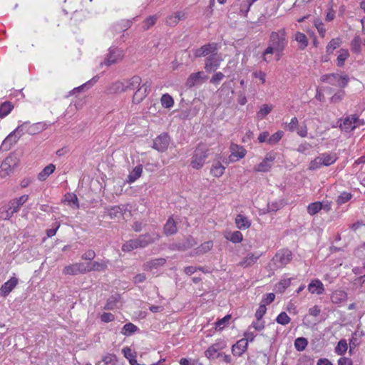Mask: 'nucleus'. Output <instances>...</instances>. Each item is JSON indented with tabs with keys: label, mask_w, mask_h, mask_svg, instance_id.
Here are the masks:
<instances>
[{
	"label": "nucleus",
	"mask_w": 365,
	"mask_h": 365,
	"mask_svg": "<svg viewBox=\"0 0 365 365\" xmlns=\"http://www.w3.org/2000/svg\"><path fill=\"white\" fill-rule=\"evenodd\" d=\"M225 77L222 72L215 73L210 79V83L213 84H218Z\"/></svg>",
	"instance_id": "obj_62"
},
{
	"label": "nucleus",
	"mask_w": 365,
	"mask_h": 365,
	"mask_svg": "<svg viewBox=\"0 0 365 365\" xmlns=\"http://www.w3.org/2000/svg\"><path fill=\"white\" fill-rule=\"evenodd\" d=\"M233 243H239L242 240V234L240 231H235L231 234L230 237H227Z\"/></svg>",
	"instance_id": "obj_59"
},
{
	"label": "nucleus",
	"mask_w": 365,
	"mask_h": 365,
	"mask_svg": "<svg viewBox=\"0 0 365 365\" xmlns=\"http://www.w3.org/2000/svg\"><path fill=\"white\" fill-rule=\"evenodd\" d=\"M14 106L10 101H5L0 104V118L7 116L13 110Z\"/></svg>",
	"instance_id": "obj_28"
},
{
	"label": "nucleus",
	"mask_w": 365,
	"mask_h": 365,
	"mask_svg": "<svg viewBox=\"0 0 365 365\" xmlns=\"http://www.w3.org/2000/svg\"><path fill=\"white\" fill-rule=\"evenodd\" d=\"M294 40L299 43V48L300 50H304L308 46V39L306 35L299 31L297 32L294 36Z\"/></svg>",
	"instance_id": "obj_27"
},
{
	"label": "nucleus",
	"mask_w": 365,
	"mask_h": 365,
	"mask_svg": "<svg viewBox=\"0 0 365 365\" xmlns=\"http://www.w3.org/2000/svg\"><path fill=\"white\" fill-rule=\"evenodd\" d=\"M322 209V202H315L311 203L307 207L308 213L311 215L317 214L319 211Z\"/></svg>",
	"instance_id": "obj_46"
},
{
	"label": "nucleus",
	"mask_w": 365,
	"mask_h": 365,
	"mask_svg": "<svg viewBox=\"0 0 365 365\" xmlns=\"http://www.w3.org/2000/svg\"><path fill=\"white\" fill-rule=\"evenodd\" d=\"M235 223L239 229L245 230L250 226V222L247 217L244 215L239 214L237 215L235 219Z\"/></svg>",
	"instance_id": "obj_29"
},
{
	"label": "nucleus",
	"mask_w": 365,
	"mask_h": 365,
	"mask_svg": "<svg viewBox=\"0 0 365 365\" xmlns=\"http://www.w3.org/2000/svg\"><path fill=\"white\" fill-rule=\"evenodd\" d=\"M17 284V278L11 277L1 285L0 288V296L6 297L16 287Z\"/></svg>",
	"instance_id": "obj_18"
},
{
	"label": "nucleus",
	"mask_w": 365,
	"mask_h": 365,
	"mask_svg": "<svg viewBox=\"0 0 365 365\" xmlns=\"http://www.w3.org/2000/svg\"><path fill=\"white\" fill-rule=\"evenodd\" d=\"M223 61L222 54L218 51L212 53V56H207L205 60V70L207 73L215 72Z\"/></svg>",
	"instance_id": "obj_7"
},
{
	"label": "nucleus",
	"mask_w": 365,
	"mask_h": 365,
	"mask_svg": "<svg viewBox=\"0 0 365 365\" xmlns=\"http://www.w3.org/2000/svg\"><path fill=\"white\" fill-rule=\"evenodd\" d=\"M28 126L24 130V132L28 133L30 135H35L40 132H41L44 129V125H43L41 123H35L33 125H29V123H26Z\"/></svg>",
	"instance_id": "obj_32"
},
{
	"label": "nucleus",
	"mask_w": 365,
	"mask_h": 365,
	"mask_svg": "<svg viewBox=\"0 0 365 365\" xmlns=\"http://www.w3.org/2000/svg\"><path fill=\"white\" fill-rule=\"evenodd\" d=\"M269 43L275 48V52L278 55H280L287 44L285 29H282L277 32H272Z\"/></svg>",
	"instance_id": "obj_3"
},
{
	"label": "nucleus",
	"mask_w": 365,
	"mask_h": 365,
	"mask_svg": "<svg viewBox=\"0 0 365 365\" xmlns=\"http://www.w3.org/2000/svg\"><path fill=\"white\" fill-rule=\"evenodd\" d=\"M352 197V195L350 192H343L336 199V203L341 205L348 202Z\"/></svg>",
	"instance_id": "obj_53"
},
{
	"label": "nucleus",
	"mask_w": 365,
	"mask_h": 365,
	"mask_svg": "<svg viewBox=\"0 0 365 365\" xmlns=\"http://www.w3.org/2000/svg\"><path fill=\"white\" fill-rule=\"evenodd\" d=\"M110 93H120L125 92L123 80L111 83L108 88Z\"/></svg>",
	"instance_id": "obj_31"
},
{
	"label": "nucleus",
	"mask_w": 365,
	"mask_h": 365,
	"mask_svg": "<svg viewBox=\"0 0 365 365\" xmlns=\"http://www.w3.org/2000/svg\"><path fill=\"white\" fill-rule=\"evenodd\" d=\"M225 167L223 166L220 162L214 163L211 168V174L216 178H219L224 174Z\"/></svg>",
	"instance_id": "obj_35"
},
{
	"label": "nucleus",
	"mask_w": 365,
	"mask_h": 365,
	"mask_svg": "<svg viewBox=\"0 0 365 365\" xmlns=\"http://www.w3.org/2000/svg\"><path fill=\"white\" fill-rule=\"evenodd\" d=\"M230 150L231 155L229 158L230 162L237 161L240 159L243 158L247 153V150L244 147L234 143L231 144Z\"/></svg>",
	"instance_id": "obj_16"
},
{
	"label": "nucleus",
	"mask_w": 365,
	"mask_h": 365,
	"mask_svg": "<svg viewBox=\"0 0 365 365\" xmlns=\"http://www.w3.org/2000/svg\"><path fill=\"white\" fill-rule=\"evenodd\" d=\"M337 77H338L337 73L324 74L321 76V81L324 82V83H328L331 85H336Z\"/></svg>",
	"instance_id": "obj_47"
},
{
	"label": "nucleus",
	"mask_w": 365,
	"mask_h": 365,
	"mask_svg": "<svg viewBox=\"0 0 365 365\" xmlns=\"http://www.w3.org/2000/svg\"><path fill=\"white\" fill-rule=\"evenodd\" d=\"M88 272L92 271H103L107 268V265L105 262H93L86 264Z\"/></svg>",
	"instance_id": "obj_33"
},
{
	"label": "nucleus",
	"mask_w": 365,
	"mask_h": 365,
	"mask_svg": "<svg viewBox=\"0 0 365 365\" xmlns=\"http://www.w3.org/2000/svg\"><path fill=\"white\" fill-rule=\"evenodd\" d=\"M213 247V242L209 240L201 244L199 247L195 249L197 255H203L209 252Z\"/></svg>",
	"instance_id": "obj_37"
},
{
	"label": "nucleus",
	"mask_w": 365,
	"mask_h": 365,
	"mask_svg": "<svg viewBox=\"0 0 365 365\" xmlns=\"http://www.w3.org/2000/svg\"><path fill=\"white\" fill-rule=\"evenodd\" d=\"M160 236L158 233L153 232L150 233H145L140 235L138 238V242L140 248H143L148 245L154 243L156 240H159Z\"/></svg>",
	"instance_id": "obj_15"
},
{
	"label": "nucleus",
	"mask_w": 365,
	"mask_h": 365,
	"mask_svg": "<svg viewBox=\"0 0 365 365\" xmlns=\"http://www.w3.org/2000/svg\"><path fill=\"white\" fill-rule=\"evenodd\" d=\"M259 257L260 255H255L254 253L250 252L240 262L239 265L244 268L249 267L253 265Z\"/></svg>",
	"instance_id": "obj_22"
},
{
	"label": "nucleus",
	"mask_w": 365,
	"mask_h": 365,
	"mask_svg": "<svg viewBox=\"0 0 365 365\" xmlns=\"http://www.w3.org/2000/svg\"><path fill=\"white\" fill-rule=\"evenodd\" d=\"M336 81L338 83L337 86L339 87L345 88L349 81V78L347 75L340 76L338 74Z\"/></svg>",
	"instance_id": "obj_57"
},
{
	"label": "nucleus",
	"mask_w": 365,
	"mask_h": 365,
	"mask_svg": "<svg viewBox=\"0 0 365 365\" xmlns=\"http://www.w3.org/2000/svg\"><path fill=\"white\" fill-rule=\"evenodd\" d=\"M163 230L167 236L174 235L178 232L177 223L172 217L168 218Z\"/></svg>",
	"instance_id": "obj_26"
},
{
	"label": "nucleus",
	"mask_w": 365,
	"mask_h": 365,
	"mask_svg": "<svg viewBox=\"0 0 365 365\" xmlns=\"http://www.w3.org/2000/svg\"><path fill=\"white\" fill-rule=\"evenodd\" d=\"M197 244V242L195 239L193 237L189 235L183 240L173 243L172 247L173 250L185 251L195 246Z\"/></svg>",
	"instance_id": "obj_14"
},
{
	"label": "nucleus",
	"mask_w": 365,
	"mask_h": 365,
	"mask_svg": "<svg viewBox=\"0 0 365 365\" xmlns=\"http://www.w3.org/2000/svg\"><path fill=\"white\" fill-rule=\"evenodd\" d=\"M272 110V106L264 104L260 110L257 112V115L259 118H263L268 115Z\"/></svg>",
	"instance_id": "obj_51"
},
{
	"label": "nucleus",
	"mask_w": 365,
	"mask_h": 365,
	"mask_svg": "<svg viewBox=\"0 0 365 365\" xmlns=\"http://www.w3.org/2000/svg\"><path fill=\"white\" fill-rule=\"evenodd\" d=\"M141 78L139 76H133L130 78L123 79L125 92L138 88L141 83Z\"/></svg>",
	"instance_id": "obj_17"
},
{
	"label": "nucleus",
	"mask_w": 365,
	"mask_h": 365,
	"mask_svg": "<svg viewBox=\"0 0 365 365\" xmlns=\"http://www.w3.org/2000/svg\"><path fill=\"white\" fill-rule=\"evenodd\" d=\"M217 51H218V44L215 42L206 43L192 50L195 58L207 57Z\"/></svg>",
	"instance_id": "obj_9"
},
{
	"label": "nucleus",
	"mask_w": 365,
	"mask_h": 365,
	"mask_svg": "<svg viewBox=\"0 0 365 365\" xmlns=\"http://www.w3.org/2000/svg\"><path fill=\"white\" fill-rule=\"evenodd\" d=\"M291 284V279H282L277 285L276 288L277 291L280 292H283L289 285Z\"/></svg>",
	"instance_id": "obj_54"
},
{
	"label": "nucleus",
	"mask_w": 365,
	"mask_h": 365,
	"mask_svg": "<svg viewBox=\"0 0 365 365\" xmlns=\"http://www.w3.org/2000/svg\"><path fill=\"white\" fill-rule=\"evenodd\" d=\"M65 274L77 275L88 272L86 264L83 262H78L66 266L63 271Z\"/></svg>",
	"instance_id": "obj_13"
},
{
	"label": "nucleus",
	"mask_w": 365,
	"mask_h": 365,
	"mask_svg": "<svg viewBox=\"0 0 365 365\" xmlns=\"http://www.w3.org/2000/svg\"><path fill=\"white\" fill-rule=\"evenodd\" d=\"M157 17L155 16H150L146 18V19L143 21V29L146 31L148 30L151 26H153L156 23Z\"/></svg>",
	"instance_id": "obj_55"
},
{
	"label": "nucleus",
	"mask_w": 365,
	"mask_h": 365,
	"mask_svg": "<svg viewBox=\"0 0 365 365\" xmlns=\"http://www.w3.org/2000/svg\"><path fill=\"white\" fill-rule=\"evenodd\" d=\"M267 308L265 304H260L258 309L255 313V317L257 320L259 321L262 319L264 314L266 313Z\"/></svg>",
	"instance_id": "obj_61"
},
{
	"label": "nucleus",
	"mask_w": 365,
	"mask_h": 365,
	"mask_svg": "<svg viewBox=\"0 0 365 365\" xmlns=\"http://www.w3.org/2000/svg\"><path fill=\"white\" fill-rule=\"evenodd\" d=\"M137 248H140L137 238L127 241L122 246V250L124 252H130Z\"/></svg>",
	"instance_id": "obj_40"
},
{
	"label": "nucleus",
	"mask_w": 365,
	"mask_h": 365,
	"mask_svg": "<svg viewBox=\"0 0 365 365\" xmlns=\"http://www.w3.org/2000/svg\"><path fill=\"white\" fill-rule=\"evenodd\" d=\"M166 262L165 258H158L148 261L143 264V269L146 271H151L163 266Z\"/></svg>",
	"instance_id": "obj_23"
},
{
	"label": "nucleus",
	"mask_w": 365,
	"mask_h": 365,
	"mask_svg": "<svg viewBox=\"0 0 365 365\" xmlns=\"http://www.w3.org/2000/svg\"><path fill=\"white\" fill-rule=\"evenodd\" d=\"M162 106L165 108H170L173 107L174 104V100L173 97L168 93L163 94L161 97Z\"/></svg>",
	"instance_id": "obj_44"
},
{
	"label": "nucleus",
	"mask_w": 365,
	"mask_h": 365,
	"mask_svg": "<svg viewBox=\"0 0 365 365\" xmlns=\"http://www.w3.org/2000/svg\"><path fill=\"white\" fill-rule=\"evenodd\" d=\"M123 56L124 53L122 49L117 47H110L108 49V53H107L104 61L102 62L101 65L104 64L106 66H110L121 61Z\"/></svg>",
	"instance_id": "obj_6"
},
{
	"label": "nucleus",
	"mask_w": 365,
	"mask_h": 365,
	"mask_svg": "<svg viewBox=\"0 0 365 365\" xmlns=\"http://www.w3.org/2000/svg\"><path fill=\"white\" fill-rule=\"evenodd\" d=\"M28 125L23 123L18 126L14 131L11 132L3 141L1 148L4 150H9L11 147L18 141L20 136L24 133V130Z\"/></svg>",
	"instance_id": "obj_4"
},
{
	"label": "nucleus",
	"mask_w": 365,
	"mask_h": 365,
	"mask_svg": "<svg viewBox=\"0 0 365 365\" xmlns=\"http://www.w3.org/2000/svg\"><path fill=\"white\" fill-rule=\"evenodd\" d=\"M291 319L286 312H281L277 317L276 322L282 325H287L290 322Z\"/></svg>",
	"instance_id": "obj_52"
},
{
	"label": "nucleus",
	"mask_w": 365,
	"mask_h": 365,
	"mask_svg": "<svg viewBox=\"0 0 365 365\" xmlns=\"http://www.w3.org/2000/svg\"><path fill=\"white\" fill-rule=\"evenodd\" d=\"M64 202H66L68 205L74 209L79 207L78 200L75 194L68 193L64 196Z\"/></svg>",
	"instance_id": "obj_36"
},
{
	"label": "nucleus",
	"mask_w": 365,
	"mask_h": 365,
	"mask_svg": "<svg viewBox=\"0 0 365 365\" xmlns=\"http://www.w3.org/2000/svg\"><path fill=\"white\" fill-rule=\"evenodd\" d=\"M143 168L141 165L136 166L128 175V182H133L138 178H139L142 174Z\"/></svg>",
	"instance_id": "obj_38"
},
{
	"label": "nucleus",
	"mask_w": 365,
	"mask_h": 365,
	"mask_svg": "<svg viewBox=\"0 0 365 365\" xmlns=\"http://www.w3.org/2000/svg\"><path fill=\"white\" fill-rule=\"evenodd\" d=\"M314 24L315 27L317 29L318 32L319 33L322 37L324 36L326 29L324 28V24L319 19H317L314 20Z\"/></svg>",
	"instance_id": "obj_58"
},
{
	"label": "nucleus",
	"mask_w": 365,
	"mask_h": 365,
	"mask_svg": "<svg viewBox=\"0 0 365 365\" xmlns=\"http://www.w3.org/2000/svg\"><path fill=\"white\" fill-rule=\"evenodd\" d=\"M359 122V118L356 115H351L346 117L342 124H340L341 129L346 132L353 130L356 128V123Z\"/></svg>",
	"instance_id": "obj_19"
},
{
	"label": "nucleus",
	"mask_w": 365,
	"mask_h": 365,
	"mask_svg": "<svg viewBox=\"0 0 365 365\" xmlns=\"http://www.w3.org/2000/svg\"><path fill=\"white\" fill-rule=\"evenodd\" d=\"M298 119L296 117H293L289 123H286V128L290 132H293L297 129Z\"/></svg>",
	"instance_id": "obj_60"
},
{
	"label": "nucleus",
	"mask_w": 365,
	"mask_h": 365,
	"mask_svg": "<svg viewBox=\"0 0 365 365\" xmlns=\"http://www.w3.org/2000/svg\"><path fill=\"white\" fill-rule=\"evenodd\" d=\"M348 346L346 341L345 339H341L339 342L336 346L335 347V353H336L338 355H343L346 353L347 351Z\"/></svg>",
	"instance_id": "obj_45"
},
{
	"label": "nucleus",
	"mask_w": 365,
	"mask_h": 365,
	"mask_svg": "<svg viewBox=\"0 0 365 365\" xmlns=\"http://www.w3.org/2000/svg\"><path fill=\"white\" fill-rule=\"evenodd\" d=\"M96 257V252L93 250H88L81 256V259L83 260H93Z\"/></svg>",
	"instance_id": "obj_63"
},
{
	"label": "nucleus",
	"mask_w": 365,
	"mask_h": 365,
	"mask_svg": "<svg viewBox=\"0 0 365 365\" xmlns=\"http://www.w3.org/2000/svg\"><path fill=\"white\" fill-rule=\"evenodd\" d=\"M104 213L108 215L110 219L119 218L123 216L124 212L128 210L127 205L106 207Z\"/></svg>",
	"instance_id": "obj_12"
},
{
	"label": "nucleus",
	"mask_w": 365,
	"mask_h": 365,
	"mask_svg": "<svg viewBox=\"0 0 365 365\" xmlns=\"http://www.w3.org/2000/svg\"><path fill=\"white\" fill-rule=\"evenodd\" d=\"M209 155V149L205 144L200 143L195 148L193 153L192 160L190 162L191 166L195 169L201 168L205 163L206 158Z\"/></svg>",
	"instance_id": "obj_2"
},
{
	"label": "nucleus",
	"mask_w": 365,
	"mask_h": 365,
	"mask_svg": "<svg viewBox=\"0 0 365 365\" xmlns=\"http://www.w3.org/2000/svg\"><path fill=\"white\" fill-rule=\"evenodd\" d=\"M308 290L312 294H322L324 291V285L319 279L312 280L308 285Z\"/></svg>",
	"instance_id": "obj_24"
},
{
	"label": "nucleus",
	"mask_w": 365,
	"mask_h": 365,
	"mask_svg": "<svg viewBox=\"0 0 365 365\" xmlns=\"http://www.w3.org/2000/svg\"><path fill=\"white\" fill-rule=\"evenodd\" d=\"M341 41L340 38H332L326 47V52L327 54H331L333 51L340 46Z\"/></svg>",
	"instance_id": "obj_39"
},
{
	"label": "nucleus",
	"mask_w": 365,
	"mask_h": 365,
	"mask_svg": "<svg viewBox=\"0 0 365 365\" xmlns=\"http://www.w3.org/2000/svg\"><path fill=\"white\" fill-rule=\"evenodd\" d=\"M292 259V253L288 249L279 250L272 258L276 268H282L289 264Z\"/></svg>",
	"instance_id": "obj_5"
},
{
	"label": "nucleus",
	"mask_w": 365,
	"mask_h": 365,
	"mask_svg": "<svg viewBox=\"0 0 365 365\" xmlns=\"http://www.w3.org/2000/svg\"><path fill=\"white\" fill-rule=\"evenodd\" d=\"M338 159L335 153H324L311 161L309 164L310 170H317L322 166H329L334 164Z\"/></svg>",
	"instance_id": "obj_1"
},
{
	"label": "nucleus",
	"mask_w": 365,
	"mask_h": 365,
	"mask_svg": "<svg viewBox=\"0 0 365 365\" xmlns=\"http://www.w3.org/2000/svg\"><path fill=\"white\" fill-rule=\"evenodd\" d=\"M231 319L230 315H226L222 319L218 320L216 322V328H218L219 329H222L225 327L226 323Z\"/></svg>",
	"instance_id": "obj_64"
},
{
	"label": "nucleus",
	"mask_w": 365,
	"mask_h": 365,
	"mask_svg": "<svg viewBox=\"0 0 365 365\" xmlns=\"http://www.w3.org/2000/svg\"><path fill=\"white\" fill-rule=\"evenodd\" d=\"M170 143V138L167 133H163L153 140V148L158 152L165 151Z\"/></svg>",
	"instance_id": "obj_11"
},
{
	"label": "nucleus",
	"mask_w": 365,
	"mask_h": 365,
	"mask_svg": "<svg viewBox=\"0 0 365 365\" xmlns=\"http://www.w3.org/2000/svg\"><path fill=\"white\" fill-rule=\"evenodd\" d=\"M18 159L16 156L10 155L6 157L1 163L0 166V173L1 177L4 178L13 172V170L17 166Z\"/></svg>",
	"instance_id": "obj_8"
},
{
	"label": "nucleus",
	"mask_w": 365,
	"mask_h": 365,
	"mask_svg": "<svg viewBox=\"0 0 365 365\" xmlns=\"http://www.w3.org/2000/svg\"><path fill=\"white\" fill-rule=\"evenodd\" d=\"M207 78V76H205L202 71L192 73L187 78L186 86L189 88L194 87L195 85L199 83L200 80H206Z\"/></svg>",
	"instance_id": "obj_20"
},
{
	"label": "nucleus",
	"mask_w": 365,
	"mask_h": 365,
	"mask_svg": "<svg viewBox=\"0 0 365 365\" xmlns=\"http://www.w3.org/2000/svg\"><path fill=\"white\" fill-rule=\"evenodd\" d=\"M137 330L138 327L133 323L129 322L123 326L121 334L125 336H130L134 334Z\"/></svg>",
	"instance_id": "obj_42"
},
{
	"label": "nucleus",
	"mask_w": 365,
	"mask_h": 365,
	"mask_svg": "<svg viewBox=\"0 0 365 365\" xmlns=\"http://www.w3.org/2000/svg\"><path fill=\"white\" fill-rule=\"evenodd\" d=\"M138 90L134 93L133 96V102L134 103H140L143 100L148 96L145 91H143V88H137Z\"/></svg>",
	"instance_id": "obj_43"
},
{
	"label": "nucleus",
	"mask_w": 365,
	"mask_h": 365,
	"mask_svg": "<svg viewBox=\"0 0 365 365\" xmlns=\"http://www.w3.org/2000/svg\"><path fill=\"white\" fill-rule=\"evenodd\" d=\"M349 57V53L346 49H341L339 54L336 58V65L339 67H342L344 65L345 61Z\"/></svg>",
	"instance_id": "obj_41"
},
{
	"label": "nucleus",
	"mask_w": 365,
	"mask_h": 365,
	"mask_svg": "<svg viewBox=\"0 0 365 365\" xmlns=\"http://www.w3.org/2000/svg\"><path fill=\"white\" fill-rule=\"evenodd\" d=\"M346 293L342 290H337L331 295V301L333 303L339 304L346 299Z\"/></svg>",
	"instance_id": "obj_34"
},
{
	"label": "nucleus",
	"mask_w": 365,
	"mask_h": 365,
	"mask_svg": "<svg viewBox=\"0 0 365 365\" xmlns=\"http://www.w3.org/2000/svg\"><path fill=\"white\" fill-rule=\"evenodd\" d=\"M247 346L246 340L241 339L232 346V353L233 355L240 356L246 351Z\"/></svg>",
	"instance_id": "obj_21"
},
{
	"label": "nucleus",
	"mask_w": 365,
	"mask_h": 365,
	"mask_svg": "<svg viewBox=\"0 0 365 365\" xmlns=\"http://www.w3.org/2000/svg\"><path fill=\"white\" fill-rule=\"evenodd\" d=\"M308 344V341L304 337H299L294 341V346L297 351H302L305 349Z\"/></svg>",
	"instance_id": "obj_48"
},
{
	"label": "nucleus",
	"mask_w": 365,
	"mask_h": 365,
	"mask_svg": "<svg viewBox=\"0 0 365 365\" xmlns=\"http://www.w3.org/2000/svg\"><path fill=\"white\" fill-rule=\"evenodd\" d=\"M10 208L5 205L0 207V218L3 220H9L12 215L11 212L9 211Z\"/></svg>",
	"instance_id": "obj_56"
},
{
	"label": "nucleus",
	"mask_w": 365,
	"mask_h": 365,
	"mask_svg": "<svg viewBox=\"0 0 365 365\" xmlns=\"http://www.w3.org/2000/svg\"><path fill=\"white\" fill-rule=\"evenodd\" d=\"M185 19V14L182 11H177L169 16L166 19V24L170 26H175L179 21Z\"/></svg>",
	"instance_id": "obj_25"
},
{
	"label": "nucleus",
	"mask_w": 365,
	"mask_h": 365,
	"mask_svg": "<svg viewBox=\"0 0 365 365\" xmlns=\"http://www.w3.org/2000/svg\"><path fill=\"white\" fill-rule=\"evenodd\" d=\"M56 169L53 164H49L46 166L43 170L38 173V179L41 181L45 180L51 174H52Z\"/></svg>",
	"instance_id": "obj_30"
},
{
	"label": "nucleus",
	"mask_w": 365,
	"mask_h": 365,
	"mask_svg": "<svg viewBox=\"0 0 365 365\" xmlns=\"http://www.w3.org/2000/svg\"><path fill=\"white\" fill-rule=\"evenodd\" d=\"M283 135L284 132L282 130L276 132L269 138L268 144L271 145H276L282 139Z\"/></svg>",
	"instance_id": "obj_50"
},
{
	"label": "nucleus",
	"mask_w": 365,
	"mask_h": 365,
	"mask_svg": "<svg viewBox=\"0 0 365 365\" xmlns=\"http://www.w3.org/2000/svg\"><path fill=\"white\" fill-rule=\"evenodd\" d=\"M97 81V79L96 78H93L91 81L86 82V83L83 84L81 86H78L77 88H73L71 91V94H75L76 93L81 92L84 90V88H89L94 83Z\"/></svg>",
	"instance_id": "obj_49"
},
{
	"label": "nucleus",
	"mask_w": 365,
	"mask_h": 365,
	"mask_svg": "<svg viewBox=\"0 0 365 365\" xmlns=\"http://www.w3.org/2000/svg\"><path fill=\"white\" fill-rule=\"evenodd\" d=\"M275 158V153L271 152L267 153L264 160L257 165L255 166L254 171L261 173H267L269 171L272 167L273 162L274 161Z\"/></svg>",
	"instance_id": "obj_10"
}]
</instances>
